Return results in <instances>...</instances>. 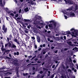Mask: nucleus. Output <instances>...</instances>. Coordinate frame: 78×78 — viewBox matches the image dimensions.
<instances>
[{
	"mask_svg": "<svg viewBox=\"0 0 78 78\" xmlns=\"http://www.w3.org/2000/svg\"><path fill=\"white\" fill-rule=\"evenodd\" d=\"M63 1H64L66 3V4H68L69 3V4H73V2L71 0H63Z\"/></svg>",
	"mask_w": 78,
	"mask_h": 78,
	"instance_id": "nucleus-5",
	"label": "nucleus"
},
{
	"mask_svg": "<svg viewBox=\"0 0 78 78\" xmlns=\"http://www.w3.org/2000/svg\"><path fill=\"white\" fill-rule=\"evenodd\" d=\"M31 57H32V56L31 55H30V56H29L28 57V58H31Z\"/></svg>",
	"mask_w": 78,
	"mask_h": 78,
	"instance_id": "nucleus-50",
	"label": "nucleus"
},
{
	"mask_svg": "<svg viewBox=\"0 0 78 78\" xmlns=\"http://www.w3.org/2000/svg\"><path fill=\"white\" fill-rule=\"evenodd\" d=\"M56 23H53V25H52L51 24H50L49 25V28H52L53 27H56Z\"/></svg>",
	"mask_w": 78,
	"mask_h": 78,
	"instance_id": "nucleus-6",
	"label": "nucleus"
},
{
	"mask_svg": "<svg viewBox=\"0 0 78 78\" xmlns=\"http://www.w3.org/2000/svg\"><path fill=\"white\" fill-rule=\"evenodd\" d=\"M12 48H16V45H14V44L12 43Z\"/></svg>",
	"mask_w": 78,
	"mask_h": 78,
	"instance_id": "nucleus-15",
	"label": "nucleus"
},
{
	"mask_svg": "<svg viewBox=\"0 0 78 78\" xmlns=\"http://www.w3.org/2000/svg\"><path fill=\"white\" fill-rule=\"evenodd\" d=\"M14 2L16 3H17V1L16 0H14Z\"/></svg>",
	"mask_w": 78,
	"mask_h": 78,
	"instance_id": "nucleus-39",
	"label": "nucleus"
},
{
	"mask_svg": "<svg viewBox=\"0 0 78 78\" xmlns=\"http://www.w3.org/2000/svg\"><path fill=\"white\" fill-rule=\"evenodd\" d=\"M30 0H26V2H28V3H29L30 5H33V4H34V2H33V1H30L29 2V1Z\"/></svg>",
	"mask_w": 78,
	"mask_h": 78,
	"instance_id": "nucleus-10",
	"label": "nucleus"
},
{
	"mask_svg": "<svg viewBox=\"0 0 78 78\" xmlns=\"http://www.w3.org/2000/svg\"><path fill=\"white\" fill-rule=\"evenodd\" d=\"M7 40L8 42H9V38L8 37H7Z\"/></svg>",
	"mask_w": 78,
	"mask_h": 78,
	"instance_id": "nucleus-36",
	"label": "nucleus"
},
{
	"mask_svg": "<svg viewBox=\"0 0 78 78\" xmlns=\"http://www.w3.org/2000/svg\"><path fill=\"white\" fill-rule=\"evenodd\" d=\"M61 78H64V76H62Z\"/></svg>",
	"mask_w": 78,
	"mask_h": 78,
	"instance_id": "nucleus-59",
	"label": "nucleus"
},
{
	"mask_svg": "<svg viewBox=\"0 0 78 78\" xmlns=\"http://www.w3.org/2000/svg\"><path fill=\"white\" fill-rule=\"evenodd\" d=\"M40 73H41V74H42V73H43V72L42 71H41L40 72Z\"/></svg>",
	"mask_w": 78,
	"mask_h": 78,
	"instance_id": "nucleus-48",
	"label": "nucleus"
},
{
	"mask_svg": "<svg viewBox=\"0 0 78 78\" xmlns=\"http://www.w3.org/2000/svg\"><path fill=\"white\" fill-rule=\"evenodd\" d=\"M68 72H72V70H70V69H69L68 70Z\"/></svg>",
	"mask_w": 78,
	"mask_h": 78,
	"instance_id": "nucleus-32",
	"label": "nucleus"
},
{
	"mask_svg": "<svg viewBox=\"0 0 78 78\" xmlns=\"http://www.w3.org/2000/svg\"><path fill=\"white\" fill-rule=\"evenodd\" d=\"M18 16H19V15L18 14H16V17H18Z\"/></svg>",
	"mask_w": 78,
	"mask_h": 78,
	"instance_id": "nucleus-44",
	"label": "nucleus"
},
{
	"mask_svg": "<svg viewBox=\"0 0 78 78\" xmlns=\"http://www.w3.org/2000/svg\"><path fill=\"white\" fill-rule=\"evenodd\" d=\"M27 28H28V29L30 28V26H27Z\"/></svg>",
	"mask_w": 78,
	"mask_h": 78,
	"instance_id": "nucleus-63",
	"label": "nucleus"
},
{
	"mask_svg": "<svg viewBox=\"0 0 78 78\" xmlns=\"http://www.w3.org/2000/svg\"><path fill=\"white\" fill-rule=\"evenodd\" d=\"M48 73H49V74H50L51 73L50 71H48Z\"/></svg>",
	"mask_w": 78,
	"mask_h": 78,
	"instance_id": "nucleus-57",
	"label": "nucleus"
},
{
	"mask_svg": "<svg viewBox=\"0 0 78 78\" xmlns=\"http://www.w3.org/2000/svg\"><path fill=\"white\" fill-rule=\"evenodd\" d=\"M14 41H15V42H16V43H17V44L19 45L20 44L19 42V41H18V40H17V39H15L14 40Z\"/></svg>",
	"mask_w": 78,
	"mask_h": 78,
	"instance_id": "nucleus-17",
	"label": "nucleus"
},
{
	"mask_svg": "<svg viewBox=\"0 0 78 78\" xmlns=\"http://www.w3.org/2000/svg\"><path fill=\"white\" fill-rule=\"evenodd\" d=\"M74 44H76V45H74L75 46H78V43H77V42H74ZM76 44H78V45Z\"/></svg>",
	"mask_w": 78,
	"mask_h": 78,
	"instance_id": "nucleus-28",
	"label": "nucleus"
},
{
	"mask_svg": "<svg viewBox=\"0 0 78 78\" xmlns=\"http://www.w3.org/2000/svg\"><path fill=\"white\" fill-rule=\"evenodd\" d=\"M24 24L25 25H28V23H24Z\"/></svg>",
	"mask_w": 78,
	"mask_h": 78,
	"instance_id": "nucleus-42",
	"label": "nucleus"
},
{
	"mask_svg": "<svg viewBox=\"0 0 78 78\" xmlns=\"http://www.w3.org/2000/svg\"><path fill=\"white\" fill-rule=\"evenodd\" d=\"M55 32H56V33H58V30H55Z\"/></svg>",
	"mask_w": 78,
	"mask_h": 78,
	"instance_id": "nucleus-55",
	"label": "nucleus"
},
{
	"mask_svg": "<svg viewBox=\"0 0 78 78\" xmlns=\"http://www.w3.org/2000/svg\"><path fill=\"white\" fill-rule=\"evenodd\" d=\"M70 34V32L69 31H67L64 32V34L66 35V34Z\"/></svg>",
	"mask_w": 78,
	"mask_h": 78,
	"instance_id": "nucleus-13",
	"label": "nucleus"
},
{
	"mask_svg": "<svg viewBox=\"0 0 78 78\" xmlns=\"http://www.w3.org/2000/svg\"><path fill=\"white\" fill-rule=\"evenodd\" d=\"M9 74H8V72L6 73H4V76H8Z\"/></svg>",
	"mask_w": 78,
	"mask_h": 78,
	"instance_id": "nucleus-26",
	"label": "nucleus"
},
{
	"mask_svg": "<svg viewBox=\"0 0 78 78\" xmlns=\"http://www.w3.org/2000/svg\"><path fill=\"white\" fill-rule=\"evenodd\" d=\"M5 0H0V6H1L3 7L2 9H4L6 12H7L9 10V9L7 8H5L3 6H4V5H5Z\"/></svg>",
	"mask_w": 78,
	"mask_h": 78,
	"instance_id": "nucleus-3",
	"label": "nucleus"
},
{
	"mask_svg": "<svg viewBox=\"0 0 78 78\" xmlns=\"http://www.w3.org/2000/svg\"><path fill=\"white\" fill-rule=\"evenodd\" d=\"M67 43L69 45H71L72 46H73V44H72V42H71L70 41L67 42Z\"/></svg>",
	"mask_w": 78,
	"mask_h": 78,
	"instance_id": "nucleus-21",
	"label": "nucleus"
},
{
	"mask_svg": "<svg viewBox=\"0 0 78 78\" xmlns=\"http://www.w3.org/2000/svg\"><path fill=\"white\" fill-rule=\"evenodd\" d=\"M46 53V52L45 51H44L43 53V55H45V54Z\"/></svg>",
	"mask_w": 78,
	"mask_h": 78,
	"instance_id": "nucleus-46",
	"label": "nucleus"
},
{
	"mask_svg": "<svg viewBox=\"0 0 78 78\" xmlns=\"http://www.w3.org/2000/svg\"><path fill=\"white\" fill-rule=\"evenodd\" d=\"M9 57H10V58H11V57H12V56H11V55L10 54H9Z\"/></svg>",
	"mask_w": 78,
	"mask_h": 78,
	"instance_id": "nucleus-41",
	"label": "nucleus"
},
{
	"mask_svg": "<svg viewBox=\"0 0 78 78\" xmlns=\"http://www.w3.org/2000/svg\"><path fill=\"white\" fill-rule=\"evenodd\" d=\"M7 12H8V14H10V13H11V11L9 10V11H8Z\"/></svg>",
	"mask_w": 78,
	"mask_h": 78,
	"instance_id": "nucleus-29",
	"label": "nucleus"
},
{
	"mask_svg": "<svg viewBox=\"0 0 78 78\" xmlns=\"http://www.w3.org/2000/svg\"><path fill=\"white\" fill-rule=\"evenodd\" d=\"M71 31H73V32H72V33L71 34V36H72L73 37H76V36L78 34V32H76V33L75 32V31H76V30L74 28H72L70 30Z\"/></svg>",
	"mask_w": 78,
	"mask_h": 78,
	"instance_id": "nucleus-4",
	"label": "nucleus"
},
{
	"mask_svg": "<svg viewBox=\"0 0 78 78\" xmlns=\"http://www.w3.org/2000/svg\"><path fill=\"white\" fill-rule=\"evenodd\" d=\"M54 74H53L52 76H51V78H53L54 77Z\"/></svg>",
	"mask_w": 78,
	"mask_h": 78,
	"instance_id": "nucleus-33",
	"label": "nucleus"
},
{
	"mask_svg": "<svg viewBox=\"0 0 78 78\" xmlns=\"http://www.w3.org/2000/svg\"><path fill=\"white\" fill-rule=\"evenodd\" d=\"M10 15H11V16H14V14L12 13H10Z\"/></svg>",
	"mask_w": 78,
	"mask_h": 78,
	"instance_id": "nucleus-31",
	"label": "nucleus"
},
{
	"mask_svg": "<svg viewBox=\"0 0 78 78\" xmlns=\"http://www.w3.org/2000/svg\"><path fill=\"white\" fill-rule=\"evenodd\" d=\"M13 64H14L15 66H19V63H18V60H14L13 62Z\"/></svg>",
	"mask_w": 78,
	"mask_h": 78,
	"instance_id": "nucleus-7",
	"label": "nucleus"
},
{
	"mask_svg": "<svg viewBox=\"0 0 78 78\" xmlns=\"http://www.w3.org/2000/svg\"><path fill=\"white\" fill-rule=\"evenodd\" d=\"M24 22H31V21L30 20L28 19H24Z\"/></svg>",
	"mask_w": 78,
	"mask_h": 78,
	"instance_id": "nucleus-18",
	"label": "nucleus"
},
{
	"mask_svg": "<svg viewBox=\"0 0 78 78\" xmlns=\"http://www.w3.org/2000/svg\"><path fill=\"white\" fill-rule=\"evenodd\" d=\"M33 16L34 17V21H32V22L34 21L33 23L35 25H36L37 28L41 29V27L38 25H40V27L42 26L43 25H45V23H43V21L42 20H40L41 19V16H39L37 15H35L34 14V12H33Z\"/></svg>",
	"mask_w": 78,
	"mask_h": 78,
	"instance_id": "nucleus-1",
	"label": "nucleus"
},
{
	"mask_svg": "<svg viewBox=\"0 0 78 78\" xmlns=\"http://www.w3.org/2000/svg\"><path fill=\"white\" fill-rule=\"evenodd\" d=\"M16 71L17 72V74L18 71H19V67H17L16 68Z\"/></svg>",
	"mask_w": 78,
	"mask_h": 78,
	"instance_id": "nucleus-23",
	"label": "nucleus"
},
{
	"mask_svg": "<svg viewBox=\"0 0 78 78\" xmlns=\"http://www.w3.org/2000/svg\"><path fill=\"white\" fill-rule=\"evenodd\" d=\"M43 47H45V44H43Z\"/></svg>",
	"mask_w": 78,
	"mask_h": 78,
	"instance_id": "nucleus-51",
	"label": "nucleus"
},
{
	"mask_svg": "<svg viewBox=\"0 0 78 78\" xmlns=\"http://www.w3.org/2000/svg\"><path fill=\"white\" fill-rule=\"evenodd\" d=\"M10 51V50H7L5 51V53H7V54H8V53H9Z\"/></svg>",
	"mask_w": 78,
	"mask_h": 78,
	"instance_id": "nucleus-24",
	"label": "nucleus"
},
{
	"mask_svg": "<svg viewBox=\"0 0 78 78\" xmlns=\"http://www.w3.org/2000/svg\"><path fill=\"white\" fill-rule=\"evenodd\" d=\"M6 19L7 20H8V19H9V18L8 17H6Z\"/></svg>",
	"mask_w": 78,
	"mask_h": 78,
	"instance_id": "nucleus-40",
	"label": "nucleus"
},
{
	"mask_svg": "<svg viewBox=\"0 0 78 78\" xmlns=\"http://www.w3.org/2000/svg\"><path fill=\"white\" fill-rule=\"evenodd\" d=\"M48 25H47L46 26V27H45V28H48Z\"/></svg>",
	"mask_w": 78,
	"mask_h": 78,
	"instance_id": "nucleus-45",
	"label": "nucleus"
},
{
	"mask_svg": "<svg viewBox=\"0 0 78 78\" xmlns=\"http://www.w3.org/2000/svg\"><path fill=\"white\" fill-rule=\"evenodd\" d=\"M64 16L66 19H67V16H66V15H64Z\"/></svg>",
	"mask_w": 78,
	"mask_h": 78,
	"instance_id": "nucleus-37",
	"label": "nucleus"
},
{
	"mask_svg": "<svg viewBox=\"0 0 78 78\" xmlns=\"http://www.w3.org/2000/svg\"><path fill=\"white\" fill-rule=\"evenodd\" d=\"M21 11H22V10H21V9H20L19 10V13H20L21 12Z\"/></svg>",
	"mask_w": 78,
	"mask_h": 78,
	"instance_id": "nucleus-38",
	"label": "nucleus"
},
{
	"mask_svg": "<svg viewBox=\"0 0 78 78\" xmlns=\"http://www.w3.org/2000/svg\"><path fill=\"white\" fill-rule=\"evenodd\" d=\"M72 70H75V68H72Z\"/></svg>",
	"mask_w": 78,
	"mask_h": 78,
	"instance_id": "nucleus-53",
	"label": "nucleus"
},
{
	"mask_svg": "<svg viewBox=\"0 0 78 78\" xmlns=\"http://www.w3.org/2000/svg\"><path fill=\"white\" fill-rule=\"evenodd\" d=\"M69 50V49L67 48H65L64 49V51H66V50Z\"/></svg>",
	"mask_w": 78,
	"mask_h": 78,
	"instance_id": "nucleus-34",
	"label": "nucleus"
},
{
	"mask_svg": "<svg viewBox=\"0 0 78 78\" xmlns=\"http://www.w3.org/2000/svg\"><path fill=\"white\" fill-rule=\"evenodd\" d=\"M72 10V7H70L69 9H67L66 10H65L63 9L62 10V12H63L64 14H67L68 16V17H74L75 14L73 12H70V11Z\"/></svg>",
	"mask_w": 78,
	"mask_h": 78,
	"instance_id": "nucleus-2",
	"label": "nucleus"
},
{
	"mask_svg": "<svg viewBox=\"0 0 78 78\" xmlns=\"http://www.w3.org/2000/svg\"><path fill=\"white\" fill-rule=\"evenodd\" d=\"M7 45H8V44H5V47H7Z\"/></svg>",
	"mask_w": 78,
	"mask_h": 78,
	"instance_id": "nucleus-47",
	"label": "nucleus"
},
{
	"mask_svg": "<svg viewBox=\"0 0 78 78\" xmlns=\"http://www.w3.org/2000/svg\"><path fill=\"white\" fill-rule=\"evenodd\" d=\"M70 62H72V60L71 59H70Z\"/></svg>",
	"mask_w": 78,
	"mask_h": 78,
	"instance_id": "nucleus-56",
	"label": "nucleus"
},
{
	"mask_svg": "<svg viewBox=\"0 0 78 78\" xmlns=\"http://www.w3.org/2000/svg\"><path fill=\"white\" fill-rule=\"evenodd\" d=\"M24 11H25V12H27V11H29V9L28 8V7L27 6H26L25 7L24 9Z\"/></svg>",
	"mask_w": 78,
	"mask_h": 78,
	"instance_id": "nucleus-9",
	"label": "nucleus"
},
{
	"mask_svg": "<svg viewBox=\"0 0 78 78\" xmlns=\"http://www.w3.org/2000/svg\"><path fill=\"white\" fill-rule=\"evenodd\" d=\"M6 69V67L5 66H3V67H2V68H1V70H3V69Z\"/></svg>",
	"mask_w": 78,
	"mask_h": 78,
	"instance_id": "nucleus-27",
	"label": "nucleus"
},
{
	"mask_svg": "<svg viewBox=\"0 0 78 78\" xmlns=\"http://www.w3.org/2000/svg\"><path fill=\"white\" fill-rule=\"evenodd\" d=\"M26 36V40H28L29 39H30V37L29 36H28V35H27L26 34H24Z\"/></svg>",
	"mask_w": 78,
	"mask_h": 78,
	"instance_id": "nucleus-12",
	"label": "nucleus"
},
{
	"mask_svg": "<svg viewBox=\"0 0 78 78\" xmlns=\"http://www.w3.org/2000/svg\"><path fill=\"white\" fill-rule=\"evenodd\" d=\"M33 31H34V32H36V29H35V28H34L33 29Z\"/></svg>",
	"mask_w": 78,
	"mask_h": 78,
	"instance_id": "nucleus-30",
	"label": "nucleus"
},
{
	"mask_svg": "<svg viewBox=\"0 0 78 78\" xmlns=\"http://www.w3.org/2000/svg\"><path fill=\"white\" fill-rule=\"evenodd\" d=\"M8 46H9V47H11L12 46V45H11V44L9 42H8Z\"/></svg>",
	"mask_w": 78,
	"mask_h": 78,
	"instance_id": "nucleus-19",
	"label": "nucleus"
},
{
	"mask_svg": "<svg viewBox=\"0 0 78 78\" xmlns=\"http://www.w3.org/2000/svg\"><path fill=\"white\" fill-rule=\"evenodd\" d=\"M76 66L77 67V69H78V64H76Z\"/></svg>",
	"mask_w": 78,
	"mask_h": 78,
	"instance_id": "nucleus-43",
	"label": "nucleus"
},
{
	"mask_svg": "<svg viewBox=\"0 0 78 78\" xmlns=\"http://www.w3.org/2000/svg\"><path fill=\"white\" fill-rule=\"evenodd\" d=\"M37 77L38 78H43V77H44V76L43 75L42 76H40V75L38 74L37 75Z\"/></svg>",
	"mask_w": 78,
	"mask_h": 78,
	"instance_id": "nucleus-16",
	"label": "nucleus"
},
{
	"mask_svg": "<svg viewBox=\"0 0 78 78\" xmlns=\"http://www.w3.org/2000/svg\"><path fill=\"white\" fill-rule=\"evenodd\" d=\"M31 39H33V40H34L35 39V38L33 37H31Z\"/></svg>",
	"mask_w": 78,
	"mask_h": 78,
	"instance_id": "nucleus-35",
	"label": "nucleus"
},
{
	"mask_svg": "<svg viewBox=\"0 0 78 78\" xmlns=\"http://www.w3.org/2000/svg\"><path fill=\"white\" fill-rule=\"evenodd\" d=\"M20 18H17V20H21V22H22V21H23V18H21V17H22V15H20Z\"/></svg>",
	"mask_w": 78,
	"mask_h": 78,
	"instance_id": "nucleus-11",
	"label": "nucleus"
},
{
	"mask_svg": "<svg viewBox=\"0 0 78 78\" xmlns=\"http://www.w3.org/2000/svg\"><path fill=\"white\" fill-rule=\"evenodd\" d=\"M19 55V52L17 51L16 53V52L14 53V55Z\"/></svg>",
	"mask_w": 78,
	"mask_h": 78,
	"instance_id": "nucleus-20",
	"label": "nucleus"
},
{
	"mask_svg": "<svg viewBox=\"0 0 78 78\" xmlns=\"http://www.w3.org/2000/svg\"><path fill=\"white\" fill-rule=\"evenodd\" d=\"M40 47L42 48L43 47V45H40Z\"/></svg>",
	"mask_w": 78,
	"mask_h": 78,
	"instance_id": "nucleus-62",
	"label": "nucleus"
},
{
	"mask_svg": "<svg viewBox=\"0 0 78 78\" xmlns=\"http://www.w3.org/2000/svg\"><path fill=\"white\" fill-rule=\"evenodd\" d=\"M64 39H66V36H64Z\"/></svg>",
	"mask_w": 78,
	"mask_h": 78,
	"instance_id": "nucleus-49",
	"label": "nucleus"
},
{
	"mask_svg": "<svg viewBox=\"0 0 78 78\" xmlns=\"http://www.w3.org/2000/svg\"><path fill=\"white\" fill-rule=\"evenodd\" d=\"M41 50V48H39V49H38V51H40V50Z\"/></svg>",
	"mask_w": 78,
	"mask_h": 78,
	"instance_id": "nucleus-58",
	"label": "nucleus"
},
{
	"mask_svg": "<svg viewBox=\"0 0 78 78\" xmlns=\"http://www.w3.org/2000/svg\"><path fill=\"white\" fill-rule=\"evenodd\" d=\"M4 78H10V77H5Z\"/></svg>",
	"mask_w": 78,
	"mask_h": 78,
	"instance_id": "nucleus-61",
	"label": "nucleus"
},
{
	"mask_svg": "<svg viewBox=\"0 0 78 78\" xmlns=\"http://www.w3.org/2000/svg\"><path fill=\"white\" fill-rule=\"evenodd\" d=\"M73 62H74V63H75V62H76V60H73Z\"/></svg>",
	"mask_w": 78,
	"mask_h": 78,
	"instance_id": "nucleus-52",
	"label": "nucleus"
},
{
	"mask_svg": "<svg viewBox=\"0 0 78 78\" xmlns=\"http://www.w3.org/2000/svg\"><path fill=\"white\" fill-rule=\"evenodd\" d=\"M24 31L25 33H28V32H29V31H28V30L27 29L25 30Z\"/></svg>",
	"mask_w": 78,
	"mask_h": 78,
	"instance_id": "nucleus-22",
	"label": "nucleus"
},
{
	"mask_svg": "<svg viewBox=\"0 0 78 78\" xmlns=\"http://www.w3.org/2000/svg\"><path fill=\"white\" fill-rule=\"evenodd\" d=\"M74 71L75 72H76V69H74Z\"/></svg>",
	"mask_w": 78,
	"mask_h": 78,
	"instance_id": "nucleus-60",
	"label": "nucleus"
},
{
	"mask_svg": "<svg viewBox=\"0 0 78 78\" xmlns=\"http://www.w3.org/2000/svg\"><path fill=\"white\" fill-rule=\"evenodd\" d=\"M53 48H54V47H51V49H53Z\"/></svg>",
	"mask_w": 78,
	"mask_h": 78,
	"instance_id": "nucleus-64",
	"label": "nucleus"
},
{
	"mask_svg": "<svg viewBox=\"0 0 78 78\" xmlns=\"http://www.w3.org/2000/svg\"><path fill=\"white\" fill-rule=\"evenodd\" d=\"M2 29L3 30L4 33H6V31H7V28L5 27V26L4 25H3Z\"/></svg>",
	"mask_w": 78,
	"mask_h": 78,
	"instance_id": "nucleus-8",
	"label": "nucleus"
},
{
	"mask_svg": "<svg viewBox=\"0 0 78 78\" xmlns=\"http://www.w3.org/2000/svg\"><path fill=\"white\" fill-rule=\"evenodd\" d=\"M35 48H37V46L36 45H35Z\"/></svg>",
	"mask_w": 78,
	"mask_h": 78,
	"instance_id": "nucleus-54",
	"label": "nucleus"
},
{
	"mask_svg": "<svg viewBox=\"0 0 78 78\" xmlns=\"http://www.w3.org/2000/svg\"><path fill=\"white\" fill-rule=\"evenodd\" d=\"M73 50H78V48H76V47H75V48H74L73 49Z\"/></svg>",
	"mask_w": 78,
	"mask_h": 78,
	"instance_id": "nucleus-25",
	"label": "nucleus"
},
{
	"mask_svg": "<svg viewBox=\"0 0 78 78\" xmlns=\"http://www.w3.org/2000/svg\"><path fill=\"white\" fill-rule=\"evenodd\" d=\"M37 40L38 42L40 43V42H41V39L40 38V37H37Z\"/></svg>",
	"mask_w": 78,
	"mask_h": 78,
	"instance_id": "nucleus-14",
	"label": "nucleus"
}]
</instances>
